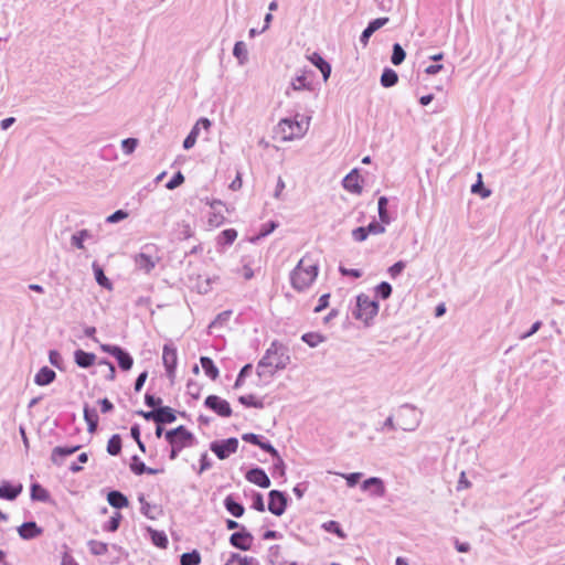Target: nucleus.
<instances>
[{"instance_id": "nucleus-1", "label": "nucleus", "mask_w": 565, "mask_h": 565, "mask_svg": "<svg viewBox=\"0 0 565 565\" xmlns=\"http://www.w3.org/2000/svg\"><path fill=\"white\" fill-rule=\"evenodd\" d=\"M289 362V349L278 340H274L257 363V375L263 376L265 374L264 370L267 367L273 369L269 374L274 375L276 371L285 370Z\"/></svg>"}, {"instance_id": "nucleus-2", "label": "nucleus", "mask_w": 565, "mask_h": 565, "mask_svg": "<svg viewBox=\"0 0 565 565\" xmlns=\"http://www.w3.org/2000/svg\"><path fill=\"white\" fill-rule=\"evenodd\" d=\"M319 267L309 256H303L290 273L291 287L297 291H303L316 280Z\"/></svg>"}, {"instance_id": "nucleus-3", "label": "nucleus", "mask_w": 565, "mask_h": 565, "mask_svg": "<svg viewBox=\"0 0 565 565\" xmlns=\"http://www.w3.org/2000/svg\"><path fill=\"white\" fill-rule=\"evenodd\" d=\"M164 438L171 447L169 452L170 460L177 459L183 448L191 447L196 441L195 436L183 425L167 430Z\"/></svg>"}, {"instance_id": "nucleus-4", "label": "nucleus", "mask_w": 565, "mask_h": 565, "mask_svg": "<svg viewBox=\"0 0 565 565\" xmlns=\"http://www.w3.org/2000/svg\"><path fill=\"white\" fill-rule=\"evenodd\" d=\"M310 117L303 118L297 114L294 118H282L278 122V132L282 140L302 138L309 129Z\"/></svg>"}, {"instance_id": "nucleus-5", "label": "nucleus", "mask_w": 565, "mask_h": 565, "mask_svg": "<svg viewBox=\"0 0 565 565\" xmlns=\"http://www.w3.org/2000/svg\"><path fill=\"white\" fill-rule=\"evenodd\" d=\"M379 312V302L365 294L356 296V305L352 311L355 319L362 320L366 326H370L374 317Z\"/></svg>"}, {"instance_id": "nucleus-6", "label": "nucleus", "mask_w": 565, "mask_h": 565, "mask_svg": "<svg viewBox=\"0 0 565 565\" xmlns=\"http://www.w3.org/2000/svg\"><path fill=\"white\" fill-rule=\"evenodd\" d=\"M422 422V413L414 405L404 404L398 411V427L404 431H414Z\"/></svg>"}, {"instance_id": "nucleus-7", "label": "nucleus", "mask_w": 565, "mask_h": 565, "mask_svg": "<svg viewBox=\"0 0 565 565\" xmlns=\"http://www.w3.org/2000/svg\"><path fill=\"white\" fill-rule=\"evenodd\" d=\"M99 348L103 352L108 353L116 359L121 371L127 372L131 370L134 365V358L126 349L117 344L107 343H102Z\"/></svg>"}, {"instance_id": "nucleus-8", "label": "nucleus", "mask_w": 565, "mask_h": 565, "mask_svg": "<svg viewBox=\"0 0 565 565\" xmlns=\"http://www.w3.org/2000/svg\"><path fill=\"white\" fill-rule=\"evenodd\" d=\"M238 449V439L230 437L226 439L214 440L210 444V450L220 459H227L231 455L235 454Z\"/></svg>"}, {"instance_id": "nucleus-9", "label": "nucleus", "mask_w": 565, "mask_h": 565, "mask_svg": "<svg viewBox=\"0 0 565 565\" xmlns=\"http://www.w3.org/2000/svg\"><path fill=\"white\" fill-rule=\"evenodd\" d=\"M162 362L167 376L173 382L178 365V351L172 342L166 343L162 349Z\"/></svg>"}, {"instance_id": "nucleus-10", "label": "nucleus", "mask_w": 565, "mask_h": 565, "mask_svg": "<svg viewBox=\"0 0 565 565\" xmlns=\"http://www.w3.org/2000/svg\"><path fill=\"white\" fill-rule=\"evenodd\" d=\"M289 498L286 492L280 490H270L268 493V510L276 516L285 513L288 507Z\"/></svg>"}, {"instance_id": "nucleus-11", "label": "nucleus", "mask_w": 565, "mask_h": 565, "mask_svg": "<svg viewBox=\"0 0 565 565\" xmlns=\"http://www.w3.org/2000/svg\"><path fill=\"white\" fill-rule=\"evenodd\" d=\"M204 406L221 417H230L232 415V407L230 403L214 394L205 397Z\"/></svg>"}, {"instance_id": "nucleus-12", "label": "nucleus", "mask_w": 565, "mask_h": 565, "mask_svg": "<svg viewBox=\"0 0 565 565\" xmlns=\"http://www.w3.org/2000/svg\"><path fill=\"white\" fill-rule=\"evenodd\" d=\"M228 541L230 544L237 550L249 551L253 545L254 536L245 526H242L241 530L231 534Z\"/></svg>"}, {"instance_id": "nucleus-13", "label": "nucleus", "mask_w": 565, "mask_h": 565, "mask_svg": "<svg viewBox=\"0 0 565 565\" xmlns=\"http://www.w3.org/2000/svg\"><path fill=\"white\" fill-rule=\"evenodd\" d=\"M151 248V246L146 245L145 247H142V250L135 256L136 267L145 271L146 274H149L156 267V264L158 262V258H154L150 254L149 250Z\"/></svg>"}, {"instance_id": "nucleus-14", "label": "nucleus", "mask_w": 565, "mask_h": 565, "mask_svg": "<svg viewBox=\"0 0 565 565\" xmlns=\"http://www.w3.org/2000/svg\"><path fill=\"white\" fill-rule=\"evenodd\" d=\"M245 478L248 482L254 483L263 489L270 487V479L266 471L260 467H253L246 473Z\"/></svg>"}, {"instance_id": "nucleus-15", "label": "nucleus", "mask_w": 565, "mask_h": 565, "mask_svg": "<svg viewBox=\"0 0 565 565\" xmlns=\"http://www.w3.org/2000/svg\"><path fill=\"white\" fill-rule=\"evenodd\" d=\"M361 489L363 491L370 490L371 495L375 498H383L386 492L385 483L379 477H370L365 479L361 484Z\"/></svg>"}, {"instance_id": "nucleus-16", "label": "nucleus", "mask_w": 565, "mask_h": 565, "mask_svg": "<svg viewBox=\"0 0 565 565\" xmlns=\"http://www.w3.org/2000/svg\"><path fill=\"white\" fill-rule=\"evenodd\" d=\"M19 536L22 540H33L43 533V529L40 527L34 521H26L17 529Z\"/></svg>"}, {"instance_id": "nucleus-17", "label": "nucleus", "mask_w": 565, "mask_h": 565, "mask_svg": "<svg viewBox=\"0 0 565 565\" xmlns=\"http://www.w3.org/2000/svg\"><path fill=\"white\" fill-rule=\"evenodd\" d=\"M23 487L21 483H12L10 481H2L0 483V499L13 501L22 492Z\"/></svg>"}, {"instance_id": "nucleus-18", "label": "nucleus", "mask_w": 565, "mask_h": 565, "mask_svg": "<svg viewBox=\"0 0 565 565\" xmlns=\"http://www.w3.org/2000/svg\"><path fill=\"white\" fill-rule=\"evenodd\" d=\"M387 22H388L387 17L376 18V19L370 21L369 24L366 25V28L362 31V33L360 35V42L363 45H366L369 43V40L372 36V34L374 32H376L377 30H380L382 26H384Z\"/></svg>"}, {"instance_id": "nucleus-19", "label": "nucleus", "mask_w": 565, "mask_h": 565, "mask_svg": "<svg viewBox=\"0 0 565 565\" xmlns=\"http://www.w3.org/2000/svg\"><path fill=\"white\" fill-rule=\"evenodd\" d=\"M81 448L79 445L76 446H56L53 448L51 454V460L54 465L61 466L63 460L75 454Z\"/></svg>"}, {"instance_id": "nucleus-20", "label": "nucleus", "mask_w": 565, "mask_h": 565, "mask_svg": "<svg viewBox=\"0 0 565 565\" xmlns=\"http://www.w3.org/2000/svg\"><path fill=\"white\" fill-rule=\"evenodd\" d=\"M342 185L351 193L360 194L362 192L363 189L360 184V174L358 169H353L343 178Z\"/></svg>"}, {"instance_id": "nucleus-21", "label": "nucleus", "mask_w": 565, "mask_h": 565, "mask_svg": "<svg viewBox=\"0 0 565 565\" xmlns=\"http://www.w3.org/2000/svg\"><path fill=\"white\" fill-rule=\"evenodd\" d=\"M308 60L315 65L322 74L323 81L327 82L331 75V65L326 61L321 54L313 52Z\"/></svg>"}, {"instance_id": "nucleus-22", "label": "nucleus", "mask_w": 565, "mask_h": 565, "mask_svg": "<svg viewBox=\"0 0 565 565\" xmlns=\"http://www.w3.org/2000/svg\"><path fill=\"white\" fill-rule=\"evenodd\" d=\"M130 470L136 475V476H141V475H158L160 472L163 471V469H154V468H150V467H147L145 465V462L137 456V455H134L131 457V462H130Z\"/></svg>"}, {"instance_id": "nucleus-23", "label": "nucleus", "mask_w": 565, "mask_h": 565, "mask_svg": "<svg viewBox=\"0 0 565 565\" xmlns=\"http://www.w3.org/2000/svg\"><path fill=\"white\" fill-rule=\"evenodd\" d=\"M225 510L234 518H241L245 513L244 505L236 500L234 494H228L223 501Z\"/></svg>"}, {"instance_id": "nucleus-24", "label": "nucleus", "mask_w": 565, "mask_h": 565, "mask_svg": "<svg viewBox=\"0 0 565 565\" xmlns=\"http://www.w3.org/2000/svg\"><path fill=\"white\" fill-rule=\"evenodd\" d=\"M74 362L81 369H88L95 364L96 355L92 352L77 349L74 352Z\"/></svg>"}, {"instance_id": "nucleus-25", "label": "nucleus", "mask_w": 565, "mask_h": 565, "mask_svg": "<svg viewBox=\"0 0 565 565\" xmlns=\"http://www.w3.org/2000/svg\"><path fill=\"white\" fill-rule=\"evenodd\" d=\"M83 415L84 420L87 424L88 433H95L97 430L99 420L97 409L95 407H90L88 404H85L83 408Z\"/></svg>"}, {"instance_id": "nucleus-26", "label": "nucleus", "mask_w": 565, "mask_h": 565, "mask_svg": "<svg viewBox=\"0 0 565 565\" xmlns=\"http://www.w3.org/2000/svg\"><path fill=\"white\" fill-rule=\"evenodd\" d=\"M56 379V373L49 366H42L34 376V383L39 386H46L53 383Z\"/></svg>"}, {"instance_id": "nucleus-27", "label": "nucleus", "mask_w": 565, "mask_h": 565, "mask_svg": "<svg viewBox=\"0 0 565 565\" xmlns=\"http://www.w3.org/2000/svg\"><path fill=\"white\" fill-rule=\"evenodd\" d=\"M107 501L109 505L115 509H124L129 504L128 498L119 490H111L107 494Z\"/></svg>"}, {"instance_id": "nucleus-28", "label": "nucleus", "mask_w": 565, "mask_h": 565, "mask_svg": "<svg viewBox=\"0 0 565 565\" xmlns=\"http://www.w3.org/2000/svg\"><path fill=\"white\" fill-rule=\"evenodd\" d=\"M175 420V411L170 406H160L157 408V424H172Z\"/></svg>"}, {"instance_id": "nucleus-29", "label": "nucleus", "mask_w": 565, "mask_h": 565, "mask_svg": "<svg viewBox=\"0 0 565 565\" xmlns=\"http://www.w3.org/2000/svg\"><path fill=\"white\" fill-rule=\"evenodd\" d=\"M92 268L94 271L96 282L100 287H103L107 290H111L113 284L110 281V279L105 275L103 267L97 262H94L92 265Z\"/></svg>"}, {"instance_id": "nucleus-30", "label": "nucleus", "mask_w": 565, "mask_h": 565, "mask_svg": "<svg viewBox=\"0 0 565 565\" xmlns=\"http://www.w3.org/2000/svg\"><path fill=\"white\" fill-rule=\"evenodd\" d=\"M147 532L149 533L151 543L159 547L166 548L168 546L169 540L164 531H159L152 527H147Z\"/></svg>"}, {"instance_id": "nucleus-31", "label": "nucleus", "mask_w": 565, "mask_h": 565, "mask_svg": "<svg viewBox=\"0 0 565 565\" xmlns=\"http://www.w3.org/2000/svg\"><path fill=\"white\" fill-rule=\"evenodd\" d=\"M30 495L33 501L39 502H49L51 499L50 492L38 482L31 484Z\"/></svg>"}, {"instance_id": "nucleus-32", "label": "nucleus", "mask_w": 565, "mask_h": 565, "mask_svg": "<svg viewBox=\"0 0 565 565\" xmlns=\"http://www.w3.org/2000/svg\"><path fill=\"white\" fill-rule=\"evenodd\" d=\"M225 565H260L259 561L253 556H243L238 553H231Z\"/></svg>"}, {"instance_id": "nucleus-33", "label": "nucleus", "mask_w": 565, "mask_h": 565, "mask_svg": "<svg viewBox=\"0 0 565 565\" xmlns=\"http://www.w3.org/2000/svg\"><path fill=\"white\" fill-rule=\"evenodd\" d=\"M201 366L207 377L211 380H216L218 377V369L215 365L214 361L209 356H201L200 358Z\"/></svg>"}, {"instance_id": "nucleus-34", "label": "nucleus", "mask_w": 565, "mask_h": 565, "mask_svg": "<svg viewBox=\"0 0 565 565\" xmlns=\"http://www.w3.org/2000/svg\"><path fill=\"white\" fill-rule=\"evenodd\" d=\"M290 89L296 90V92L302 90V89L311 90L312 84L307 81V77L305 75H298L291 81L290 87H288L286 89L285 94L287 96H290Z\"/></svg>"}, {"instance_id": "nucleus-35", "label": "nucleus", "mask_w": 565, "mask_h": 565, "mask_svg": "<svg viewBox=\"0 0 565 565\" xmlns=\"http://www.w3.org/2000/svg\"><path fill=\"white\" fill-rule=\"evenodd\" d=\"M398 82V75L397 73L390 67H385L382 72L380 83L383 87L390 88L396 85Z\"/></svg>"}, {"instance_id": "nucleus-36", "label": "nucleus", "mask_w": 565, "mask_h": 565, "mask_svg": "<svg viewBox=\"0 0 565 565\" xmlns=\"http://www.w3.org/2000/svg\"><path fill=\"white\" fill-rule=\"evenodd\" d=\"M233 55L237 58L239 65H245L248 62V51L243 41H237L234 44Z\"/></svg>"}, {"instance_id": "nucleus-37", "label": "nucleus", "mask_w": 565, "mask_h": 565, "mask_svg": "<svg viewBox=\"0 0 565 565\" xmlns=\"http://www.w3.org/2000/svg\"><path fill=\"white\" fill-rule=\"evenodd\" d=\"M278 227V222L276 221H268L264 224H262L259 232L256 236L250 238V242L256 243L262 238H265L266 236L270 235L276 228Z\"/></svg>"}, {"instance_id": "nucleus-38", "label": "nucleus", "mask_w": 565, "mask_h": 565, "mask_svg": "<svg viewBox=\"0 0 565 565\" xmlns=\"http://www.w3.org/2000/svg\"><path fill=\"white\" fill-rule=\"evenodd\" d=\"M237 237V231L234 228L223 230L217 236V244L223 246L232 245Z\"/></svg>"}, {"instance_id": "nucleus-39", "label": "nucleus", "mask_w": 565, "mask_h": 565, "mask_svg": "<svg viewBox=\"0 0 565 565\" xmlns=\"http://www.w3.org/2000/svg\"><path fill=\"white\" fill-rule=\"evenodd\" d=\"M122 440L119 434H114L107 443V452L110 456H118L121 452Z\"/></svg>"}, {"instance_id": "nucleus-40", "label": "nucleus", "mask_w": 565, "mask_h": 565, "mask_svg": "<svg viewBox=\"0 0 565 565\" xmlns=\"http://www.w3.org/2000/svg\"><path fill=\"white\" fill-rule=\"evenodd\" d=\"M301 340L310 348H316L326 341V337L319 332H307L301 335Z\"/></svg>"}, {"instance_id": "nucleus-41", "label": "nucleus", "mask_w": 565, "mask_h": 565, "mask_svg": "<svg viewBox=\"0 0 565 565\" xmlns=\"http://www.w3.org/2000/svg\"><path fill=\"white\" fill-rule=\"evenodd\" d=\"M200 563L201 554L196 550L185 552L180 557L181 565H199Z\"/></svg>"}, {"instance_id": "nucleus-42", "label": "nucleus", "mask_w": 565, "mask_h": 565, "mask_svg": "<svg viewBox=\"0 0 565 565\" xmlns=\"http://www.w3.org/2000/svg\"><path fill=\"white\" fill-rule=\"evenodd\" d=\"M238 402L244 405L245 407H254L262 409L264 407L263 401L258 399L255 395L248 394V395H241L238 397Z\"/></svg>"}, {"instance_id": "nucleus-43", "label": "nucleus", "mask_w": 565, "mask_h": 565, "mask_svg": "<svg viewBox=\"0 0 565 565\" xmlns=\"http://www.w3.org/2000/svg\"><path fill=\"white\" fill-rule=\"evenodd\" d=\"M87 545L89 552L96 556L105 555L108 552V544L100 541L90 540Z\"/></svg>"}, {"instance_id": "nucleus-44", "label": "nucleus", "mask_w": 565, "mask_h": 565, "mask_svg": "<svg viewBox=\"0 0 565 565\" xmlns=\"http://www.w3.org/2000/svg\"><path fill=\"white\" fill-rule=\"evenodd\" d=\"M471 192L473 194L480 195L482 199H487L491 195V191L488 188H486L482 182L481 173H478L477 182L471 185Z\"/></svg>"}, {"instance_id": "nucleus-45", "label": "nucleus", "mask_w": 565, "mask_h": 565, "mask_svg": "<svg viewBox=\"0 0 565 565\" xmlns=\"http://www.w3.org/2000/svg\"><path fill=\"white\" fill-rule=\"evenodd\" d=\"M406 57V52L402 47L399 43L393 44L392 55H391V62L393 65H399L404 62Z\"/></svg>"}, {"instance_id": "nucleus-46", "label": "nucleus", "mask_w": 565, "mask_h": 565, "mask_svg": "<svg viewBox=\"0 0 565 565\" xmlns=\"http://www.w3.org/2000/svg\"><path fill=\"white\" fill-rule=\"evenodd\" d=\"M90 237V233L87 230H81L74 233L71 237V243L78 249H84V241Z\"/></svg>"}, {"instance_id": "nucleus-47", "label": "nucleus", "mask_w": 565, "mask_h": 565, "mask_svg": "<svg viewBox=\"0 0 565 565\" xmlns=\"http://www.w3.org/2000/svg\"><path fill=\"white\" fill-rule=\"evenodd\" d=\"M121 519V514L119 512H115V514L103 525V530L106 532H116L120 525Z\"/></svg>"}, {"instance_id": "nucleus-48", "label": "nucleus", "mask_w": 565, "mask_h": 565, "mask_svg": "<svg viewBox=\"0 0 565 565\" xmlns=\"http://www.w3.org/2000/svg\"><path fill=\"white\" fill-rule=\"evenodd\" d=\"M232 316V310H224L220 312L215 319L210 323L209 328H217L225 326Z\"/></svg>"}, {"instance_id": "nucleus-49", "label": "nucleus", "mask_w": 565, "mask_h": 565, "mask_svg": "<svg viewBox=\"0 0 565 565\" xmlns=\"http://www.w3.org/2000/svg\"><path fill=\"white\" fill-rule=\"evenodd\" d=\"M376 297L385 300L392 295V286L387 281H382L375 287Z\"/></svg>"}, {"instance_id": "nucleus-50", "label": "nucleus", "mask_w": 565, "mask_h": 565, "mask_svg": "<svg viewBox=\"0 0 565 565\" xmlns=\"http://www.w3.org/2000/svg\"><path fill=\"white\" fill-rule=\"evenodd\" d=\"M138 500L141 504L140 512L148 519L154 520L156 515L152 514V510L157 509V507L147 502L143 494H140Z\"/></svg>"}, {"instance_id": "nucleus-51", "label": "nucleus", "mask_w": 565, "mask_h": 565, "mask_svg": "<svg viewBox=\"0 0 565 565\" xmlns=\"http://www.w3.org/2000/svg\"><path fill=\"white\" fill-rule=\"evenodd\" d=\"M253 371V365L250 363L245 364L238 372L236 381L234 383V388H238L243 385L245 379L249 376Z\"/></svg>"}, {"instance_id": "nucleus-52", "label": "nucleus", "mask_w": 565, "mask_h": 565, "mask_svg": "<svg viewBox=\"0 0 565 565\" xmlns=\"http://www.w3.org/2000/svg\"><path fill=\"white\" fill-rule=\"evenodd\" d=\"M273 458L275 459L274 465H273V476L274 477H276V476L284 477L286 473V465H285L282 458L280 457L279 454H278V457H273Z\"/></svg>"}, {"instance_id": "nucleus-53", "label": "nucleus", "mask_w": 565, "mask_h": 565, "mask_svg": "<svg viewBox=\"0 0 565 565\" xmlns=\"http://www.w3.org/2000/svg\"><path fill=\"white\" fill-rule=\"evenodd\" d=\"M145 404L148 407H150L151 409H157L160 406H163L162 405V398L161 397H157L153 394H150L149 392H147L145 394Z\"/></svg>"}, {"instance_id": "nucleus-54", "label": "nucleus", "mask_w": 565, "mask_h": 565, "mask_svg": "<svg viewBox=\"0 0 565 565\" xmlns=\"http://www.w3.org/2000/svg\"><path fill=\"white\" fill-rule=\"evenodd\" d=\"M145 404L148 407H150L151 409H157L160 406H163L162 405V398L161 397H157L153 394H150L149 392H147L145 394Z\"/></svg>"}, {"instance_id": "nucleus-55", "label": "nucleus", "mask_w": 565, "mask_h": 565, "mask_svg": "<svg viewBox=\"0 0 565 565\" xmlns=\"http://www.w3.org/2000/svg\"><path fill=\"white\" fill-rule=\"evenodd\" d=\"M198 136H199L198 127H193L191 129V131L189 132V135L183 140V148L185 150L191 149L195 145Z\"/></svg>"}, {"instance_id": "nucleus-56", "label": "nucleus", "mask_w": 565, "mask_h": 565, "mask_svg": "<svg viewBox=\"0 0 565 565\" xmlns=\"http://www.w3.org/2000/svg\"><path fill=\"white\" fill-rule=\"evenodd\" d=\"M184 182V175L181 171H178L173 174V177L167 182L166 188L169 190H174L180 186Z\"/></svg>"}, {"instance_id": "nucleus-57", "label": "nucleus", "mask_w": 565, "mask_h": 565, "mask_svg": "<svg viewBox=\"0 0 565 565\" xmlns=\"http://www.w3.org/2000/svg\"><path fill=\"white\" fill-rule=\"evenodd\" d=\"M49 361L53 366L63 370V358L57 350L49 351Z\"/></svg>"}, {"instance_id": "nucleus-58", "label": "nucleus", "mask_w": 565, "mask_h": 565, "mask_svg": "<svg viewBox=\"0 0 565 565\" xmlns=\"http://www.w3.org/2000/svg\"><path fill=\"white\" fill-rule=\"evenodd\" d=\"M138 146V140L136 138H126L121 141V149L124 153L130 154L132 153Z\"/></svg>"}, {"instance_id": "nucleus-59", "label": "nucleus", "mask_w": 565, "mask_h": 565, "mask_svg": "<svg viewBox=\"0 0 565 565\" xmlns=\"http://www.w3.org/2000/svg\"><path fill=\"white\" fill-rule=\"evenodd\" d=\"M406 263L403 260H398L388 267L387 273L392 278H396L402 271L405 269Z\"/></svg>"}, {"instance_id": "nucleus-60", "label": "nucleus", "mask_w": 565, "mask_h": 565, "mask_svg": "<svg viewBox=\"0 0 565 565\" xmlns=\"http://www.w3.org/2000/svg\"><path fill=\"white\" fill-rule=\"evenodd\" d=\"M252 499H253L252 508L258 512H264L266 508H265L263 494L260 492H254Z\"/></svg>"}, {"instance_id": "nucleus-61", "label": "nucleus", "mask_w": 565, "mask_h": 565, "mask_svg": "<svg viewBox=\"0 0 565 565\" xmlns=\"http://www.w3.org/2000/svg\"><path fill=\"white\" fill-rule=\"evenodd\" d=\"M352 237L355 242H364L369 237L366 226H359L352 231Z\"/></svg>"}, {"instance_id": "nucleus-62", "label": "nucleus", "mask_w": 565, "mask_h": 565, "mask_svg": "<svg viewBox=\"0 0 565 565\" xmlns=\"http://www.w3.org/2000/svg\"><path fill=\"white\" fill-rule=\"evenodd\" d=\"M127 217H128V212L127 211H125V210H117V211H115L114 213H111L110 215L107 216L106 222L114 224V223H118V222H120V221H122V220H125Z\"/></svg>"}, {"instance_id": "nucleus-63", "label": "nucleus", "mask_w": 565, "mask_h": 565, "mask_svg": "<svg viewBox=\"0 0 565 565\" xmlns=\"http://www.w3.org/2000/svg\"><path fill=\"white\" fill-rule=\"evenodd\" d=\"M262 450L269 454L271 457H278V450L271 445V443L263 437L258 446Z\"/></svg>"}, {"instance_id": "nucleus-64", "label": "nucleus", "mask_w": 565, "mask_h": 565, "mask_svg": "<svg viewBox=\"0 0 565 565\" xmlns=\"http://www.w3.org/2000/svg\"><path fill=\"white\" fill-rule=\"evenodd\" d=\"M188 394L191 395L194 399L200 397L201 386L193 380H189L186 383Z\"/></svg>"}]
</instances>
